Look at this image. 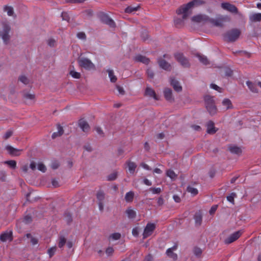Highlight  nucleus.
I'll return each instance as SVG.
<instances>
[{
    "label": "nucleus",
    "instance_id": "obj_59",
    "mask_svg": "<svg viewBox=\"0 0 261 261\" xmlns=\"http://www.w3.org/2000/svg\"><path fill=\"white\" fill-rule=\"evenodd\" d=\"M116 88H117L118 91L119 92V94H120L121 95L124 94L125 91L122 87H120L119 85H116Z\"/></svg>",
    "mask_w": 261,
    "mask_h": 261
},
{
    "label": "nucleus",
    "instance_id": "obj_36",
    "mask_svg": "<svg viewBox=\"0 0 261 261\" xmlns=\"http://www.w3.org/2000/svg\"><path fill=\"white\" fill-rule=\"evenodd\" d=\"M4 10L5 12H6L7 13L8 16H13L14 14L13 8L11 6H5L4 8Z\"/></svg>",
    "mask_w": 261,
    "mask_h": 261
},
{
    "label": "nucleus",
    "instance_id": "obj_18",
    "mask_svg": "<svg viewBox=\"0 0 261 261\" xmlns=\"http://www.w3.org/2000/svg\"><path fill=\"white\" fill-rule=\"evenodd\" d=\"M125 164L128 167L129 172L132 174H134L135 170L137 168L136 164L134 162H132L131 161L128 160L126 162Z\"/></svg>",
    "mask_w": 261,
    "mask_h": 261
},
{
    "label": "nucleus",
    "instance_id": "obj_60",
    "mask_svg": "<svg viewBox=\"0 0 261 261\" xmlns=\"http://www.w3.org/2000/svg\"><path fill=\"white\" fill-rule=\"evenodd\" d=\"M59 166V164L58 162H54L51 163V167L53 169H57Z\"/></svg>",
    "mask_w": 261,
    "mask_h": 261
},
{
    "label": "nucleus",
    "instance_id": "obj_29",
    "mask_svg": "<svg viewBox=\"0 0 261 261\" xmlns=\"http://www.w3.org/2000/svg\"><path fill=\"white\" fill-rule=\"evenodd\" d=\"M57 128H58V132H55L52 134L51 137L53 139H55L58 136H60L63 134V132H64L63 129V127L61 125H58Z\"/></svg>",
    "mask_w": 261,
    "mask_h": 261
},
{
    "label": "nucleus",
    "instance_id": "obj_41",
    "mask_svg": "<svg viewBox=\"0 0 261 261\" xmlns=\"http://www.w3.org/2000/svg\"><path fill=\"white\" fill-rule=\"evenodd\" d=\"M35 96L34 94L29 93L28 92L24 93L23 94V98L26 100H34L35 99Z\"/></svg>",
    "mask_w": 261,
    "mask_h": 261
},
{
    "label": "nucleus",
    "instance_id": "obj_53",
    "mask_svg": "<svg viewBox=\"0 0 261 261\" xmlns=\"http://www.w3.org/2000/svg\"><path fill=\"white\" fill-rule=\"evenodd\" d=\"M13 134V132L11 130H8L3 136L5 140L9 139Z\"/></svg>",
    "mask_w": 261,
    "mask_h": 261
},
{
    "label": "nucleus",
    "instance_id": "obj_55",
    "mask_svg": "<svg viewBox=\"0 0 261 261\" xmlns=\"http://www.w3.org/2000/svg\"><path fill=\"white\" fill-rule=\"evenodd\" d=\"M146 73L147 74V76L150 79H153L154 76V73L153 71L151 70L150 69H147L146 71Z\"/></svg>",
    "mask_w": 261,
    "mask_h": 261
},
{
    "label": "nucleus",
    "instance_id": "obj_49",
    "mask_svg": "<svg viewBox=\"0 0 261 261\" xmlns=\"http://www.w3.org/2000/svg\"><path fill=\"white\" fill-rule=\"evenodd\" d=\"M70 74L75 79H80L81 77V74L79 72L74 71H71L70 72Z\"/></svg>",
    "mask_w": 261,
    "mask_h": 261
},
{
    "label": "nucleus",
    "instance_id": "obj_40",
    "mask_svg": "<svg viewBox=\"0 0 261 261\" xmlns=\"http://www.w3.org/2000/svg\"><path fill=\"white\" fill-rule=\"evenodd\" d=\"M117 172H113L111 174H109L107 176V180L108 181H113L115 180L117 177Z\"/></svg>",
    "mask_w": 261,
    "mask_h": 261
},
{
    "label": "nucleus",
    "instance_id": "obj_39",
    "mask_svg": "<svg viewBox=\"0 0 261 261\" xmlns=\"http://www.w3.org/2000/svg\"><path fill=\"white\" fill-rule=\"evenodd\" d=\"M27 238H31V243L33 245H35L38 244V240L37 239L32 237L31 233H27L25 235Z\"/></svg>",
    "mask_w": 261,
    "mask_h": 261
},
{
    "label": "nucleus",
    "instance_id": "obj_61",
    "mask_svg": "<svg viewBox=\"0 0 261 261\" xmlns=\"http://www.w3.org/2000/svg\"><path fill=\"white\" fill-rule=\"evenodd\" d=\"M225 75L227 76H231L232 75V70L229 68L226 69Z\"/></svg>",
    "mask_w": 261,
    "mask_h": 261
},
{
    "label": "nucleus",
    "instance_id": "obj_45",
    "mask_svg": "<svg viewBox=\"0 0 261 261\" xmlns=\"http://www.w3.org/2000/svg\"><path fill=\"white\" fill-rule=\"evenodd\" d=\"M56 251V247H53L50 248L47 250V253L48 254L49 257H51L55 253Z\"/></svg>",
    "mask_w": 261,
    "mask_h": 261
},
{
    "label": "nucleus",
    "instance_id": "obj_24",
    "mask_svg": "<svg viewBox=\"0 0 261 261\" xmlns=\"http://www.w3.org/2000/svg\"><path fill=\"white\" fill-rule=\"evenodd\" d=\"M164 96L166 100L171 101L172 100V90L169 88H166L164 91Z\"/></svg>",
    "mask_w": 261,
    "mask_h": 261
},
{
    "label": "nucleus",
    "instance_id": "obj_13",
    "mask_svg": "<svg viewBox=\"0 0 261 261\" xmlns=\"http://www.w3.org/2000/svg\"><path fill=\"white\" fill-rule=\"evenodd\" d=\"M158 63L159 65V66L167 71H170L171 70V65L166 62L164 59L160 57L158 59Z\"/></svg>",
    "mask_w": 261,
    "mask_h": 261
},
{
    "label": "nucleus",
    "instance_id": "obj_15",
    "mask_svg": "<svg viewBox=\"0 0 261 261\" xmlns=\"http://www.w3.org/2000/svg\"><path fill=\"white\" fill-rule=\"evenodd\" d=\"M79 125L84 132H87L90 130V126L88 123L84 119H81L79 120Z\"/></svg>",
    "mask_w": 261,
    "mask_h": 261
},
{
    "label": "nucleus",
    "instance_id": "obj_23",
    "mask_svg": "<svg viewBox=\"0 0 261 261\" xmlns=\"http://www.w3.org/2000/svg\"><path fill=\"white\" fill-rule=\"evenodd\" d=\"M145 94L150 97H153L154 99L158 100V98L155 91L151 88L147 87L145 90Z\"/></svg>",
    "mask_w": 261,
    "mask_h": 261
},
{
    "label": "nucleus",
    "instance_id": "obj_42",
    "mask_svg": "<svg viewBox=\"0 0 261 261\" xmlns=\"http://www.w3.org/2000/svg\"><path fill=\"white\" fill-rule=\"evenodd\" d=\"M5 164L8 165L12 169L16 167V162L14 160L7 161L5 162Z\"/></svg>",
    "mask_w": 261,
    "mask_h": 261
},
{
    "label": "nucleus",
    "instance_id": "obj_16",
    "mask_svg": "<svg viewBox=\"0 0 261 261\" xmlns=\"http://www.w3.org/2000/svg\"><path fill=\"white\" fill-rule=\"evenodd\" d=\"M170 84L172 86L174 90L177 92H180L182 90L181 86L179 85V82L174 78H170Z\"/></svg>",
    "mask_w": 261,
    "mask_h": 261
},
{
    "label": "nucleus",
    "instance_id": "obj_46",
    "mask_svg": "<svg viewBox=\"0 0 261 261\" xmlns=\"http://www.w3.org/2000/svg\"><path fill=\"white\" fill-rule=\"evenodd\" d=\"M237 196V195L235 193H231L227 197V199L228 201L231 203H234V198Z\"/></svg>",
    "mask_w": 261,
    "mask_h": 261
},
{
    "label": "nucleus",
    "instance_id": "obj_57",
    "mask_svg": "<svg viewBox=\"0 0 261 261\" xmlns=\"http://www.w3.org/2000/svg\"><path fill=\"white\" fill-rule=\"evenodd\" d=\"M48 45L50 47H54L56 44V41L55 39L50 38L47 41Z\"/></svg>",
    "mask_w": 261,
    "mask_h": 261
},
{
    "label": "nucleus",
    "instance_id": "obj_8",
    "mask_svg": "<svg viewBox=\"0 0 261 261\" xmlns=\"http://www.w3.org/2000/svg\"><path fill=\"white\" fill-rule=\"evenodd\" d=\"M155 229V225L154 223H148L145 226L143 233V238L146 239L150 236Z\"/></svg>",
    "mask_w": 261,
    "mask_h": 261
},
{
    "label": "nucleus",
    "instance_id": "obj_7",
    "mask_svg": "<svg viewBox=\"0 0 261 261\" xmlns=\"http://www.w3.org/2000/svg\"><path fill=\"white\" fill-rule=\"evenodd\" d=\"M98 17L102 23L108 25L110 27L115 28L116 27L114 21L107 14L101 12L99 14Z\"/></svg>",
    "mask_w": 261,
    "mask_h": 261
},
{
    "label": "nucleus",
    "instance_id": "obj_3",
    "mask_svg": "<svg viewBox=\"0 0 261 261\" xmlns=\"http://www.w3.org/2000/svg\"><path fill=\"white\" fill-rule=\"evenodd\" d=\"M241 31L237 29H233L227 31L223 35L224 40L227 42H234L239 37Z\"/></svg>",
    "mask_w": 261,
    "mask_h": 261
},
{
    "label": "nucleus",
    "instance_id": "obj_9",
    "mask_svg": "<svg viewBox=\"0 0 261 261\" xmlns=\"http://www.w3.org/2000/svg\"><path fill=\"white\" fill-rule=\"evenodd\" d=\"M174 57L177 61L183 67H188L190 66L188 59L182 53H176L174 55Z\"/></svg>",
    "mask_w": 261,
    "mask_h": 261
},
{
    "label": "nucleus",
    "instance_id": "obj_30",
    "mask_svg": "<svg viewBox=\"0 0 261 261\" xmlns=\"http://www.w3.org/2000/svg\"><path fill=\"white\" fill-rule=\"evenodd\" d=\"M127 217L129 219H134L136 216V212L133 209L129 208L126 210L125 212Z\"/></svg>",
    "mask_w": 261,
    "mask_h": 261
},
{
    "label": "nucleus",
    "instance_id": "obj_54",
    "mask_svg": "<svg viewBox=\"0 0 261 261\" xmlns=\"http://www.w3.org/2000/svg\"><path fill=\"white\" fill-rule=\"evenodd\" d=\"M77 37L78 38L82 39V40H85L86 38V36L85 33L84 32H79L77 34Z\"/></svg>",
    "mask_w": 261,
    "mask_h": 261
},
{
    "label": "nucleus",
    "instance_id": "obj_12",
    "mask_svg": "<svg viewBox=\"0 0 261 261\" xmlns=\"http://www.w3.org/2000/svg\"><path fill=\"white\" fill-rule=\"evenodd\" d=\"M221 7L232 13H238V8L233 5L228 3H223L221 4Z\"/></svg>",
    "mask_w": 261,
    "mask_h": 261
},
{
    "label": "nucleus",
    "instance_id": "obj_28",
    "mask_svg": "<svg viewBox=\"0 0 261 261\" xmlns=\"http://www.w3.org/2000/svg\"><path fill=\"white\" fill-rule=\"evenodd\" d=\"M196 56L199 59L200 62H201L203 64L205 65L210 64V62L206 57L199 54H197Z\"/></svg>",
    "mask_w": 261,
    "mask_h": 261
},
{
    "label": "nucleus",
    "instance_id": "obj_22",
    "mask_svg": "<svg viewBox=\"0 0 261 261\" xmlns=\"http://www.w3.org/2000/svg\"><path fill=\"white\" fill-rule=\"evenodd\" d=\"M229 150L232 153L240 155L242 153V149L240 147H239L235 145H230L228 147Z\"/></svg>",
    "mask_w": 261,
    "mask_h": 261
},
{
    "label": "nucleus",
    "instance_id": "obj_11",
    "mask_svg": "<svg viewBox=\"0 0 261 261\" xmlns=\"http://www.w3.org/2000/svg\"><path fill=\"white\" fill-rule=\"evenodd\" d=\"M192 20L196 22H208L209 17L205 14H198L192 17Z\"/></svg>",
    "mask_w": 261,
    "mask_h": 261
},
{
    "label": "nucleus",
    "instance_id": "obj_35",
    "mask_svg": "<svg viewBox=\"0 0 261 261\" xmlns=\"http://www.w3.org/2000/svg\"><path fill=\"white\" fill-rule=\"evenodd\" d=\"M166 175L170 177L172 180H175L177 177V174L172 170H168L166 172Z\"/></svg>",
    "mask_w": 261,
    "mask_h": 261
},
{
    "label": "nucleus",
    "instance_id": "obj_14",
    "mask_svg": "<svg viewBox=\"0 0 261 261\" xmlns=\"http://www.w3.org/2000/svg\"><path fill=\"white\" fill-rule=\"evenodd\" d=\"M13 240L12 231H6L2 233L0 236V240L3 242H6L7 240L12 241Z\"/></svg>",
    "mask_w": 261,
    "mask_h": 261
},
{
    "label": "nucleus",
    "instance_id": "obj_2",
    "mask_svg": "<svg viewBox=\"0 0 261 261\" xmlns=\"http://www.w3.org/2000/svg\"><path fill=\"white\" fill-rule=\"evenodd\" d=\"M205 107L209 114L213 116L217 112V109L215 103L214 97L210 95H206L204 97Z\"/></svg>",
    "mask_w": 261,
    "mask_h": 261
},
{
    "label": "nucleus",
    "instance_id": "obj_19",
    "mask_svg": "<svg viewBox=\"0 0 261 261\" xmlns=\"http://www.w3.org/2000/svg\"><path fill=\"white\" fill-rule=\"evenodd\" d=\"M207 133L209 134H215L217 129L214 126V123L212 121H209L206 124Z\"/></svg>",
    "mask_w": 261,
    "mask_h": 261
},
{
    "label": "nucleus",
    "instance_id": "obj_5",
    "mask_svg": "<svg viewBox=\"0 0 261 261\" xmlns=\"http://www.w3.org/2000/svg\"><path fill=\"white\" fill-rule=\"evenodd\" d=\"M230 18L226 15H218L215 18L209 17L208 22L217 27H223L226 22L229 21Z\"/></svg>",
    "mask_w": 261,
    "mask_h": 261
},
{
    "label": "nucleus",
    "instance_id": "obj_48",
    "mask_svg": "<svg viewBox=\"0 0 261 261\" xmlns=\"http://www.w3.org/2000/svg\"><path fill=\"white\" fill-rule=\"evenodd\" d=\"M61 16L63 20L69 21L70 20V17L67 12H63L62 13Z\"/></svg>",
    "mask_w": 261,
    "mask_h": 261
},
{
    "label": "nucleus",
    "instance_id": "obj_1",
    "mask_svg": "<svg viewBox=\"0 0 261 261\" xmlns=\"http://www.w3.org/2000/svg\"><path fill=\"white\" fill-rule=\"evenodd\" d=\"M197 2L196 0L192 1L186 5L181 6L176 11L177 14H182V19L176 18L174 19V23L177 27L183 23V20L186 19L189 15V11Z\"/></svg>",
    "mask_w": 261,
    "mask_h": 261
},
{
    "label": "nucleus",
    "instance_id": "obj_47",
    "mask_svg": "<svg viewBox=\"0 0 261 261\" xmlns=\"http://www.w3.org/2000/svg\"><path fill=\"white\" fill-rule=\"evenodd\" d=\"M121 234L118 232H116L112 234L110 238L114 240H118L120 238Z\"/></svg>",
    "mask_w": 261,
    "mask_h": 261
},
{
    "label": "nucleus",
    "instance_id": "obj_32",
    "mask_svg": "<svg viewBox=\"0 0 261 261\" xmlns=\"http://www.w3.org/2000/svg\"><path fill=\"white\" fill-rule=\"evenodd\" d=\"M66 243V239L63 236H60L58 240V247L62 248Z\"/></svg>",
    "mask_w": 261,
    "mask_h": 261
},
{
    "label": "nucleus",
    "instance_id": "obj_43",
    "mask_svg": "<svg viewBox=\"0 0 261 261\" xmlns=\"http://www.w3.org/2000/svg\"><path fill=\"white\" fill-rule=\"evenodd\" d=\"M19 81L25 85L29 84V80L25 75H22L19 76Z\"/></svg>",
    "mask_w": 261,
    "mask_h": 261
},
{
    "label": "nucleus",
    "instance_id": "obj_20",
    "mask_svg": "<svg viewBox=\"0 0 261 261\" xmlns=\"http://www.w3.org/2000/svg\"><path fill=\"white\" fill-rule=\"evenodd\" d=\"M177 248L176 246H174L173 247L168 248L166 251L167 255L170 258H172L173 260H176L177 258V255L176 254L174 253L173 251L176 250Z\"/></svg>",
    "mask_w": 261,
    "mask_h": 261
},
{
    "label": "nucleus",
    "instance_id": "obj_10",
    "mask_svg": "<svg viewBox=\"0 0 261 261\" xmlns=\"http://www.w3.org/2000/svg\"><path fill=\"white\" fill-rule=\"evenodd\" d=\"M242 234V232L241 231V230H238L237 231L234 232L225 240V244H229L234 242L240 237Z\"/></svg>",
    "mask_w": 261,
    "mask_h": 261
},
{
    "label": "nucleus",
    "instance_id": "obj_63",
    "mask_svg": "<svg viewBox=\"0 0 261 261\" xmlns=\"http://www.w3.org/2000/svg\"><path fill=\"white\" fill-rule=\"evenodd\" d=\"M141 167H142L144 169H145L146 170H151V168L149 167V166L144 163H142L141 164Z\"/></svg>",
    "mask_w": 261,
    "mask_h": 261
},
{
    "label": "nucleus",
    "instance_id": "obj_26",
    "mask_svg": "<svg viewBox=\"0 0 261 261\" xmlns=\"http://www.w3.org/2000/svg\"><path fill=\"white\" fill-rule=\"evenodd\" d=\"M246 84H247V86L248 87L249 89L252 92H254V93L257 92V85L256 84L253 83L250 81H247L246 82Z\"/></svg>",
    "mask_w": 261,
    "mask_h": 261
},
{
    "label": "nucleus",
    "instance_id": "obj_38",
    "mask_svg": "<svg viewBox=\"0 0 261 261\" xmlns=\"http://www.w3.org/2000/svg\"><path fill=\"white\" fill-rule=\"evenodd\" d=\"M187 190L189 193H190L193 196L196 195L198 193V190L197 189L190 186H189L187 187Z\"/></svg>",
    "mask_w": 261,
    "mask_h": 261
},
{
    "label": "nucleus",
    "instance_id": "obj_58",
    "mask_svg": "<svg viewBox=\"0 0 261 261\" xmlns=\"http://www.w3.org/2000/svg\"><path fill=\"white\" fill-rule=\"evenodd\" d=\"M31 221H32V219H31V217L30 216L27 215L24 217V218L23 219V222L25 224L29 223Z\"/></svg>",
    "mask_w": 261,
    "mask_h": 261
},
{
    "label": "nucleus",
    "instance_id": "obj_34",
    "mask_svg": "<svg viewBox=\"0 0 261 261\" xmlns=\"http://www.w3.org/2000/svg\"><path fill=\"white\" fill-rule=\"evenodd\" d=\"M250 19L252 21H254V22L260 21L261 20V13H255V14H252L250 17Z\"/></svg>",
    "mask_w": 261,
    "mask_h": 261
},
{
    "label": "nucleus",
    "instance_id": "obj_37",
    "mask_svg": "<svg viewBox=\"0 0 261 261\" xmlns=\"http://www.w3.org/2000/svg\"><path fill=\"white\" fill-rule=\"evenodd\" d=\"M96 197L98 201H103L105 198V195L103 191H99L96 194Z\"/></svg>",
    "mask_w": 261,
    "mask_h": 261
},
{
    "label": "nucleus",
    "instance_id": "obj_64",
    "mask_svg": "<svg viewBox=\"0 0 261 261\" xmlns=\"http://www.w3.org/2000/svg\"><path fill=\"white\" fill-rule=\"evenodd\" d=\"M152 256L150 254H148L147 255L144 261H152Z\"/></svg>",
    "mask_w": 261,
    "mask_h": 261
},
{
    "label": "nucleus",
    "instance_id": "obj_25",
    "mask_svg": "<svg viewBox=\"0 0 261 261\" xmlns=\"http://www.w3.org/2000/svg\"><path fill=\"white\" fill-rule=\"evenodd\" d=\"M222 103L223 106L225 107L226 110L232 109L233 107L231 100L228 98H224Z\"/></svg>",
    "mask_w": 261,
    "mask_h": 261
},
{
    "label": "nucleus",
    "instance_id": "obj_33",
    "mask_svg": "<svg viewBox=\"0 0 261 261\" xmlns=\"http://www.w3.org/2000/svg\"><path fill=\"white\" fill-rule=\"evenodd\" d=\"M134 193L132 191H129L126 193L125 196V200L127 202H132L133 200Z\"/></svg>",
    "mask_w": 261,
    "mask_h": 261
},
{
    "label": "nucleus",
    "instance_id": "obj_44",
    "mask_svg": "<svg viewBox=\"0 0 261 261\" xmlns=\"http://www.w3.org/2000/svg\"><path fill=\"white\" fill-rule=\"evenodd\" d=\"M194 254L197 257H200L202 254V250L198 247H195L193 250Z\"/></svg>",
    "mask_w": 261,
    "mask_h": 261
},
{
    "label": "nucleus",
    "instance_id": "obj_21",
    "mask_svg": "<svg viewBox=\"0 0 261 261\" xmlns=\"http://www.w3.org/2000/svg\"><path fill=\"white\" fill-rule=\"evenodd\" d=\"M6 149L9 152L11 155L18 156L19 155L20 150L15 148L10 145H7Z\"/></svg>",
    "mask_w": 261,
    "mask_h": 261
},
{
    "label": "nucleus",
    "instance_id": "obj_52",
    "mask_svg": "<svg viewBox=\"0 0 261 261\" xmlns=\"http://www.w3.org/2000/svg\"><path fill=\"white\" fill-rule=\"evenodd\" d=\"M149 190L151 191L153 194H159L161 192L160 188H150Z\"/></svg>",
    "mask_w": 261,
    "mask_h": 261
},
{
    "label": "nucleus",
    "instance_id": "obj_51",
    "mask_svg": "<svg viewBox=\"0 0 261 261\" xmlns=\"http://www.w3.org/2000/svg\"><path fill=\"white\" fill-rule=\"evenodd\" d=\"M38 169L42 172H45L46 170L45 166L41 163L38 164Z\"/></svg>",
    "mask_w": 261,
    "mask_h": 261
},
{
    "label": "nucleus",
    "instance_id": "obj_27",
    "mask_svg": "<svg viewBox=\"0 0 261 261\" xmlns=\"http://www.w3.org/2000/svg\"><path fill=\"white\" fill-rule=\"evenodd\" d=\"M195 224L197 225H200L202 222V217L200 213H196L194 215Z\"/></svg>",
    "mask_w": 261,
    "mask_h": 261
},
{
    "label": "nucleus",
    "instance_id": "obj_4",
    "mask_svg": "<svg viewBox=\"0 0 261 261\" xmlns=\"http://www.w3.org/2000/svg\"><path fill=\"white\" fill-rule=\"evenodd\" d=\"M77 62L80 67L87 70H94L96 69L95 65L92 61L86 57H79L77 59Z\"/></svg>",
    "mask_w": 261,
    "mask_h": 261
},
{
    "label": "nucleus",
    "instance_id": "obj_6",
    "mask_svg": "<svg viewBox=\"0 0 261 261\" xmlns=\"http://www.w3.org/2000/svg\"><path fill=\"white\" fill-rule=\"evenodd\" d=\"M11 30L10 25L7 23L3 24V30L0 32V36L2 37L4 42L7 44L10 39L9 32Z\"/></svg>",
    "mask_w": 261,
    "mask_h": 261
},
{
    "label": "nucleus",
    "instance_id": "obj_17",
    "mask_svg": "<svg viewBox=\"0 0 261 261\" xmlns=\"http://www.w3.org/2000/svg\"><path fill=\"white\" fill-rule=\"evenodd\" d=\"M134 59L136 62H141L146 65L148 64L150 62V60L149 58L141 55H137L135 57Z\"/></svg>",
    "mask_w": 261,
    "mask_h": 261
},
{
    "label": "nucleus",
    "instance_id": "obj_62",
    "mask_svg": "<svg viewBox=\"0 0 261 261\" xmlns=\"http://www.w3.org/2000/svg\"><path fill=\"white\" fill-rule=\"evenodd\" d=\"M217 208V205H213L210 209L209 213L211 215H213L215 213Z\"/></svg>",
    "mask_w": 261,
    "mask_h": 261
},
{
    "label": "nucleus",
    "instance_id": "obj_50",
    "mask_svg": "<svg viewBox=\"0 0 261 261\" xmlns=\"http://www.w3.org/2000/svg\"><path fill=\"white\" fill-rule=\"evenodd\" d=\"M137 10V7H132L129 6V7H127L125 9V12L127 13H130L136 11Z\"/></svg>",
    "mask_w": 261,
    "mask_h": 261
},
{
    "label": "nucleus",
    "instance_id": "obj_31",
    "mask_svg": "<svg viewBox=\"0 0 261 261\" xmlns=\"http://www.w3.org/2000/svg\"><path fill=\"white\" fill-rule=\"evenodd\" d=\"M107 72L109 74V77L110 79V81L112 83H115L117 80V77L114 75V71L112 69H108Z\"/></svg>",
    "mask_w": 261,
    "mask_h": 261
},
{
    "label": "nucleus",
    "instance_id": "obj_56",
    "mask_svg": "<svg viewBox=\"0 0 261 261\" xmlns=\"http://www.w3.org/2000/svg\"><path fill=\"white\" fill-rule=\"evenodd\" d=\"M114 250L112 247H109L106 249V253L108 256H110L112 255V254L114 252Z\"/></svg>",
    "mask_w": 261,
    "mask_h": 261
}]
</instances>
